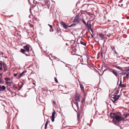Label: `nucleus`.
Segmentation results:
<instances>
[{"mask_svg":"<svg viewBox=\"0 0 129 129\" xmlns=\"http://www.w3.org/2000/svg\"><path fill=\"white\" fill-rule=\"evenodd\" d=\"M106 69H105V70L103 71V73L106 70Z\"/></svg>","mask_w":129,"mask_h":129,"instance_id":"64","label":"nucleus"},{"mask_svg":"<svg viewBox=\"0 0 129 129\" xmlns=\"http://www.w3.org/2000/svg\"><path fill=\"white\" fill-rule=\"evenodd\" d=\"M61 25L63 26V27L65 29H67V25L62 21H61L60 22Z\"/></svg>","mask_w":129,"mask_h":129,"instance_id":"4","label":"nucleus"},{"mask_svg":"<svg viewBox=\"0 0 129 129\" xmlns=\"http://www.w3.org/2000/svg\"><path fill=\"white\" fill-rule=\"evenodd\" d=\"M120 70H121L122 72H124V70L123 69H122L121 68V69H120Z\"/></svg>","mask_w":129,"mask_h":129,"instance_id":"51","label":"nucleus"},{"mask_svg":"<svg viewBox=\"0 0 129 129\" xmlns=\"http://www.w3.org/2000/svg\"><path fill=\"white\" fill-rule=\"evenodd\" d=\"M91 37H93V35L92 34H91Z\"/></svg>","mask_w":129,"mask_h":129,"instance_id":"63","label":"nucleus"},{"mask_svg":"<svg viewBox=\"0 0 129 129\" xmlns=\"http://www.w3.org/2000/svg\"><path fill=\"white\" fill-rule=\"evenodd\" d=\"M1 62L2 63V65H3V67L4 68H7V66L6 63H4L2 62V61H1Z\"/></svg>","mask_w":129,"mask_h":129,"instance_id":"15","label":"nucleus"},{"mask_svg":"<svg viewBox=\"0 0 129 129\" xmlns=\"http://www.w3.org/2000/svg\"><path fill=\"white\" fill-rule=\"evenodd\" d=\"M4 83L2 79L1 80H0V83Z\"/></svg>","mask_w":129,"mask_h":129,"instance_id":"44","label":"nucleus"},{"mask_svg":"<svg viewBox=\"0 0 129 129\" xmlns=\"http://www.w3.org/2000/svg\"><path fill=\"white\" fill-rule=\"evenodd\" d=\"M126 77L128 78L129 77V72H128L127 74H126Z\"/></svg>","mask_w":129,"mask_h":129,"instance_id":"31","label":"nucleus"},{"mask_svg":"<svg viewBox=\"0 0 129 129\" xmlns=\"http://www.w3.org/2000/svg\"><path fill=\"white\" fill-rule=\"evenodd\" d=\"M85 101V98H84L83 99L82 101H81V103L82 104H83Z\"/></svg>","mask_w":129,"mask_h":129,"instance_id":"38","label":"nucleus"},{"mask_svg":"<svg viewBox=\"0 0 129 129\" xmlns=\"http://www.w3.org/2000/svg\"><path fill=\"white\" fill-rule=\"evenodd\" d=\"M6 83L7 85L10 86L11 85V84L12 83V82H9L7 81L6 82Z\"/></svg>","mask_w":129,"mask_h":129,"instance_id":"18","label":"nucleus"},{"mask_svg":"<svg viewBox=\"0 0 129 129\" xmlns=\"http://www.w3.org/2000/svg\"><path fill=\"white\" fill-rule=\"evenodd\" d=\"M55 111L52 113L51 116V120L52 122H53L54 120L55 115Z\"/></svg>","mask_w":129,"mask_h":129,"instance_id":"9","label":"nucleus"},{"mask_svg":"<svg viewBox=\"0 0 129 129\" xmlns=\"http://www.w3.org/2000/svg\"><path fill=\"white\" fill-rule=\"evenodd\" d=\"M80 43L82 45H84V46H86V43L85 42H84L82 41H81L80 42Z\"/></svg>","mask_w":129,"mask_h":129,"instance_id":"19","label":"nucleus"},{"mask_svg":"<svg viewBox=\"0 0 129 129\" xmlns=\"http://www.w3.org/2000/svg\"><path fill=\"white\" fill-rule=\"evenodd\" d=\"M80 115L79 114H78L77 115V119L79 120L80 118Z\"/></svg>","mask_w":129,"mask_h":129,"instance_id":"34","label":"nucleus"},{"mask_svg":"<svg viewBox=\"0 0 129 129\" xmlns=\"http://www.w3.org/2000/svg\"><path fill=\"white\" fill-rule=\"evenodd\" d=\"M126 74V73L124 72H122L121 73L120 75H124Z\"/></svg>","mask_w":129,"mask_h":129,"instance_id":"24","label":"nucleus"},{"mask_svg":"<svg viewBox=\"0 0 129 129\" xmlns=\"http://www.w3.org/2000/svg\"><path fill=\"white\" fill-rule=\"evenodd\" d=\"M122 84L121 76L120 77V84L119 85V86H121V85Z\"/></svg>","mask_w":129,"mask_h":129,"instance_id":"23","label":"nucleus"},{"mask_svg":"<svg viewBox=\"0 0 129 129\" xmlns=\"http://www.w3.org/2000/svg\"><path fill=\"white\" fill-rule=\"evenodd\" d=\"M51 56V57H52V55L51 54H50V55H49V57L50 59L51 60H52V59L50 57V56Z\"/></svg>","mask_w":129,"mask_h":129,"instance_id":"40","label":"nucleus"},{"mask_svg":"<svg viewBox=\"0 0 129 129\" xmlns=\"http://www.w3.org/2000/svg\"><path fill=\"white\" fill-rule=\"evenodd\" d=\"M86 57L87 58V63H88V58L89 57L88 56H86Z\"/></svg>","mask_w":129,"mask_h":129,"instance_id":"53","label":"nucleus"},{"mask_svg":"<svg viewBox=\"0 0 129 129\" xmlns=\"http://www.w3.org/2000/svg\"><path fill=\"white\" fill-rule=\"evenodd\" d=\"M20 83L21 84V85L20 86V88H21L23 86L24 84L23 83H22L21 82Z\"/></svg>","mask_w":129,"mask_h":129,"instance_id":"37","label":"nucleus"},{"mask_svg":"<svg viewBox=\"0 0 129 129\" xmlns=\"http://www.w3.org/2000/svg\"><path fill=\"white\" fill-rule=\"evenodd\" d=\"M80 88L81 89V90L82 91H84V88L83 85L82 84L80 83Z\"/></svg>","mask_w":129,"mask_h":129,"instance_id":"13","label":"nucleus"},{"mask_svg":"<svg viewBox=\"0 0 129 129\" xmlns=\"http://www.w3.org/2000/svg\"><path fill=\"white\" fill-rule=\"evenodd\" d=\"M99 35L101 38V40H102L104 39V35L102 34H99Z\"/></svg>","mask_w":129,"mask_h":129,"instance_id":"11","label":"nucleus"},{"mask_svg":"<svg viewBox=\"0 0 129 129\" xmlns=\"http://www.w3.org/2000/svg\"><path fill=\"white\" fill-rule=\"evenodd\" d=\"M48 121H47L46 122V124H47L48 125Z\"/></svg>","mask_w":129,"mask_h":129,"instance_id":"58","label":"nucleus"},{"mask_svg":"<svg viewBox=\"0 0 129 129\" xmlns=\"http://www.w3.org/2000/svg\"><path fill=\"white\" fill-rule=\"evenodd\" d=\"M75 99L76 101L77 102H80V98L79 94H76L75 95Z\"/></svg>","mask_w":129,"mask_h":129,"instance_id":"3","label":"nucleus"},{"mask_svg":"<svg viewBox=\"0 0 129 129\" xmlns=\"http://www.w3.org/2000/svg\"><path fill=\"white\" fill-rule=\"evenodd\" d=\"M39 100H38L37 99V103L38 104H40V97L39 96Z\"/></svg>","mask_w":129,"mask_h":129,"instance_id":"21","label":"nucleus"},{"mask_svg":"<svg viewBox=\"0 0 129 129\" xmlns=\"http://www.w3.org/2000/svg\"><path fill=\"white\" fill-rule=\"evenodd\" d=\"M85 25H86V26L87 27H88L89 26V25L88 23V22H87V23H86V24H85Z\"/></svg>","mask_w":129,"mask_h":129,"instance_id":"36","label":"nucleus"},{"mask_svg":"<svg viewBox=\"0 0 129 129\" xmlns=\"http://www.w3.org/2000/svg\"><path fill=\"white\" fill-rule=\"evenodd\" d=\"M56 31H56V32H59V31L58 30V28H57V29L56 30Z\"/></svg>","mask_w":129,"mask_h":129,"instance_id":"57","label":"nucleus"},{"mask_svg":"<svg viewBox=\"0 0 129 129\" xmlns=\"http://www.w3.org/2000/svg\"><path fill=\"white\" fill-rule=\"evenodd\" d=\"M113 114H115V113H113L112 112H111L110 113V115L111 116L113 117Z\"/></svg>","mask_w":129,"mask_h":129,"instance_id":"42","label":"nucleus"},{"mask_svg":"<svg viewBox=\"0 0 129 129\" xmlns=\"http://www.w3.org/2000/svg\"><path fill=\"white\" fill-rule=\"evenodd\" d=\"M117 95H112L111 96V98H112L114 100V101L113 100L112 101L114 103H115V101L117 100Z\"/></svg>","mask_w":129,"mask_h":129,"instance_id":"5","label":"nucleus"},{"mask_svg":"<svg viewBox=\"0 0 129 129\" xmlns=\"http://www.w3.org/2000/svg\"><path fill=\"white\" fill-rule=\"evenodd\" d=\"M119 90H117L116 92H115L114 93V95H117V94L119 93Z\"/></svg>","mask_w":129,"mask_h":129,"instance_id":"32","label":"nucleus"},{"mask_svg":"<svg viewBox=\"0 0 129 129\" xmlns=\"http://www.w3.org/2000/svg\"><path fill=\"white\" fill-rule=\"evenodd\" d=\"M90 30L91 31V32L93 34V29H92L91 28V29H90Z\"/></svg>","mask_w":129,"mask_h":129,"instance_id":"48","label":"nucleus"},{"mask_svg":"<svg viewBox=\"0 0 129 129\" xmlns=\"http://www.w3.org/2000/svg\"><path fill=\"white\" fill-rule=\"evenodd\" d=\"M71 52L72 53V54L73 55H77V54H76V52L72 51Z\"/></svg>","mask_w":129,"mask_h":129,"instance_id":"35","label":"nucleus"},{"mask_svg":"<svg viewBox=\"0 0 129 129\" xmlns=\"http://www.w3.org/2000/svg\"><path fill=\"white\" fill-rule=\"evenodd\" d=\"M113 119L115 120V122L119 123L120 121L123 120L124 119L120 115H118L116 114H113Z\"/></svg>","mask_w":129,"mask_h":129,"instance_id":"1","label":"nucleus"},{"mask_svg":"<svg viewBox=\"0 0 129 129\" xmlns=\"http://www.w3.org/2000/svg\"><path fill=\"white\" fill-rule=\"evenodd\" d=\"M79 21L78 15H77L74 18L73 20L74 22H78Z\"/></svg>","mask_w":129,"mask_h":129,"instance_id":"8","label":"nucleus"},{"mask_svg":"<svg viewBox=\"0 0 129 129\" xmlns=\"http://www.w3.org/2000/svg\"><path fill=\"white\" fill-rule=\"evenodd\" d=\"M6 89V87L4 86H1L0 85V91H3Z\"/></svg>","mask_w":129,"mask_h":129,"instance_id":"12","label":"nucleus"},{"mask_svg":"<svg viewBox=\"0 0 129 129\" xmlns=\"http://www.w3.org/2000/svg\"><path fill=\"white\" fill-rule=\"evenodd\" d=\"M53 102V103H54V104H56V102H55V101H54Z\"/></svg>","mask_w":129,"mask_h":129,"instance_id":"62","label":"nucleus"},{"mask_svg":"<svg viewBox=\"0 0 129 129\" xmlns=\"http://www.w3.org/2000/svg\"><path fill=\"white\" fill-rule=\"evenodd\" d=\"M47 124H46L45 123V129H46V128L47 127Z\"/></svg>","mask_w":129,"mask_h":129,"instance_id":"49","label":"nucleus"},{"mask_svg":"<svg viewBox=\"0 0 129 129\" xmlns=\"http://www.w3.org/2000/svg\"><path fill=\"white\" fill-rule=\"evenodd\" d=\"M7 70V68H4V72L6 71Z\"/></svg>","mask_w":129,"mask_h":129,"instance_id":"46","label":"nucleus"},{"mask_svg":"<svg viewBox=\"0 0 129 129\" xmlns=\"http://www.w3.org/2000/svg\"><path fill=\"white\" fill-rule=\"evenodd\" d=\"M120 87H125L126 86L125 84H122Z\"/></svg>","mask_w":129,"mask_h":129,"instance_id":"29","label":"nucleus"},{"mask_svg":"<svg viewBox=\"0 0 129 129\" xmlns=\"http://www.w3.org/2000/svg\"><path fill=\"white\" fill-rule=\"evenodd\" d=\"M5 80L7 81H8L9 80H11V79L10 78H7L5 79Z\"/></svg>","mask_w":129,"mask_h":129,"instance_id":"20","label":"nucleus"},{"mask_svg":"<svg viewBox=\"0 0 129 129\" xmlns=\"http://www.w3.org/2000/svg\"><path fill=\"white\" fill-rule=\"evenodd\" d=\"M26 73V71H23L18 76L17 79H19L20 77L23 76L24 75V74Z\"/></svg>","mask_w":129,"mask_h":129,"instance_id":"10","label":"nucleus"},{"mask_svg":"<svg viewBox=\"0 0 129 129\" xmlns=\"http://www.w3.org/2000/svg\"><path fill=\"white\" fill-rule=\"evenodd\" d=\"M28 2L29 4H30V2L29 0H28Z\"/></svg>","mask_w":129,"mask_h":129,"instance_id":"60","label":"nucleus"},{"mask_svg":"<svg viewBox=\"0 0 129 129\" xmlns=\"http://www.w3.org/2000/svg\"><path fill=\"white\" fill-rule=\"evenodd\" d=\"M91 24H89V26L88 27H87L88 30L89 31H90V29H91Z\"/></svg>","mask_w":129,"mask_h":129,"instance_id":"27","label":"nucleus"},{"mask_svg":"<svg viewBox=\"0 0 129 129\" xmlns=\"http://www.w3.org/2000/svg\"><path fill=\"white\" fill-rule=\"evenodd\" d=\"M111 49H112V50H113L115 49V47L114 46H111Z\"/></svg>","mask_w":129,"mask_h":129,"instance_id":"43","label":"nucleus"},{"mask_svg":"<svg viewBox=\"0 0 129 129\" xmlns=\"http://www.w3.org/2000/svg\"><path fill=\"white\" fill-rule=\"evenodd\" d=\"M125 71L126 72L127 71H129V68L127 69H125Z\"/></svg>","mask_w":129,"mask_h":129,"instance_id":"45","label":"nucleus"},{"mask_svg":"<svg viewBox=\"0 0 129 129\" xmlns=\"http://www.w3.org/2000/svg\"><path fill=\"white\" fill-rule=\"evenodd\" d=\"M74 104H75L77 107L78 109L79 108L78 103L77 102H74Z\"/></svg>","mask_w":129,"mask_h":129,"instance_id":"16","label":"nucleus"},{"mask_svg":"<svg viewBox=\"0 0 129 129\" xmlns=\"http://www.w3.org/2000/svg\"><path fill=\"white\" fill-rule=\"evenodd\" d=\"M72 49L73 50V51H74V52H76L77 50H76V49L75 47H73L72 48Z\"/></svg>","mask_w":129,"mask_h":129,"instance_id":"22","label":"nucleus"},{"mask_svg":"<svg viewBox=\"0 0 129 129\" xmlns=\"http://www.w3.org/2000/svg\"><path fill=\"white\" fill-rule=\"evenodd\" d=\"M101 55L102 57L103 56V52H102L101 53Z\"/></svg>","mask_w":129,"mask_h":129,"instance_id":"55","label":"nucleus"},{"mask_svg":"<svg viewBox=\"0 0 129 129\" xmlns=\"http://www.w3.org/2000/svg\"><path fill=\"white\" fill-rule=\"evenodd\" d=\"M29 46H30L29 45H26L23 47L26 50V52L28 53H29Z\"/></svg>","mask_w":129,"mask_h":129,"instance_id":"6","label":"nucleus"},{"mask_svg":"<svg viewBox=\"0 0 129 129\" xmlns=\"http://www.w3.org/2000/svg\"><path fill=\"white\" fill-rule=\"evenodd\" d=\"M76 25V24L74 23L71 24L70 26H68V27H73Z\"/></svg>","mask_w":129,"mask_h":129,"instance_id":"28","label":"nucleus"},{"mask_svg":"<svg viewBox=\"0 0 129 129\" xmlns=\"http://www.w3.org/2000/svg\"><path fill=\"white\" fill-rule=\"evenodd\" d=\"M55 81L56 83H58V81L57 80L55 77H54Z\"/></svg>","mask_w":129,"mask_h":129,"instance_id":"39","label":"nucleus"},{"mask_svg":"<svg viewBox=\"0 0 129 129\" xmlns=\"http://www.w3.org/2000/svg\"><path fill=\"white\" fill-rule=\"evenodd\" d=\"M31 8L30 7V9H29V11H30V13H31Z\"/></svg>","mask_w":129,"mask_h":129,"instance_id":"54","label":"nucleus"},{"mask_svg":"<svg viewBox=\"0 0 129 129\" xmlns=\"http://www.w3.org/2000/svg\"><path fill=\"white\" fill-rule=\"evenodd\" d=\"M18 74V73H16V74H14V76H15V77H16L17 75Z\"/></svg>","mask_w":129,"mask_h":129,"instance_id":"50","label":"nucleus"},{"mask_svg":"<svg viewBox=\"0 0 129 129\" xmlns=\"http://www.w3.org/2000/svg\"><path fill=\"white\" fill-rule=\"evenodd\" d=\"M115 67L116 68L120 70V69H121V67L117 66H116Z\"/></svg>","mask_w":129,"mask_h":129,"instance_id":"26","label":"nucleus"},{"mask_svg":"<svg viewBox=\"0 0 129 129\" xmlns=\"http://www.w3.org/2000/svg\"><path fill=\"white\" fill-rule=\"evenodd\" d=\"M112 72V73H113V74L115 76H116L117 77H118L117 74V73L116 72H115L113 71Z\"/></svg>","mask_w":129,"mask_h":129,"instance_id":"17","label":"nucleus"},{"mask_svg":"<svg viewBox=\"0 0 129 129\" xmlns=\"http://www.w3.org/2000/svg\"><path fill=\"white\" fill-rule=\"evenodd\" d=\"M48 25L50 26V28H51V29H50V31H53V29L52 28L53 26L52 25L49 24H48Z\"/></svg>","mask_w":129,"mask_h":129,"instance_id":"14","label":"nucleus"},{"mask_svg":"<svg viewBox=\"0 0 129 129\" xmlns=\"http://www.w3.org/2000/svg\"><path fill=\"white\" fill-rule=\"evenodd\" d=\"M29 26L30 27V28H34V26L33 25V24H29Z\"/></svg>","mask_w":129,"mask_h":129,"instance_id":"30","label":"nucleus"},{"mask_svg":"<svg viewBox=\"0 0 129 129\" xmlns=\"http://www.w3.org/2000/svg\"><path fill=\"white\" fill-rule=\"evenodd\" d=\"M42 1L43 2V3H41V4H42V6L44 8H47V7L48 9H49L50 4V2L46 1L44 0H42Z\"/></svg>","mask_w":129,"mask_h":129,"instance_id":"2","label":"nucleus"},{"mask_svg":"<svg viewBox=\"0 0 129 129\" xmlns=\"http://www.w3.org/2000/svg\"><path fill=\"white\" fill-rule=\"evenodd\" d=\"M115 67L116 68L120 70V69H121V67L117 66H116Z\"/></svg>","mask_w":129,"mask_h":129,"instance_id":"25","label":"nucleus"},{"mask_svg":"<svg viewBox=\"0 0 129 129\" xmlns=\"http://www.w3.org/2000/svg\"><path fill=\"white\" fill-rule=\"evenodd\" d=\"M3 73H2L1 74H0V76H2V74H3Z\"/></svg>","mask_w":129,"mask_h":129,"instance_id":"59","label":"nucleus"},{"mask_svg":"<svg viewBox=\"0 0 129 129\" xmlns=\"http://www.w3.org/2000/svg\"><path fill=\"white\" fill-rule=\"evenodd\" d=\"M123 5L122 4H121V6H120L121 7H122L123 6Z\"/></svg>","mask_w":129,"mask_h":129,"instance_id":"61","label":"nucleus"},{"mask_svg":"<svg viewBox=\"0 0 129 129\" xmlns=\"http://www.w3.org/2000/svg\"><path fill=\"white\" fill-rule=\"evenodd\" d=\"M20 51L22 53L24 54H25V55L26 56H30V55L29 54H27L26 53V51H25V50L24 49H21V50H20Z\"/></svg>","mask_w":129,"mask_h":129,"instance_id":"7","label":"nucleus"},{"mask_svg":"<svg viewBox=\"0 0 129 129\" xmlns=\"http://www.w3.org/2000/svg\"><path fill=\"white\" fill-rule=\"evenodd\" d=\"M120 95H118L117 96V100H118V98L120 97Z\"/></svg>","mask_w":129,"mask_h":129,"instance_id":"47","label":"nucleus"},{"mask_svg":"<svg viewBox=\"0 0 129 129\" xmlns=\"http://www.w3.org/2000/svg\"><path fill=\"white\" fill-rule=\"evenodd\" d=\"M111 34H109L108 35H107V36L108 37H110L111 36Z\"/></svg>","mask_w":129,"mask_h":129,"instance_id":"56","label":"nucleus"},{"mask_svg":"<svg viewBox=\"0 0 129 129\" xmlns=\"http://www.w3.org/2000/svg\"><path fill=\"white\" fill-rule=\"evenodd\" d=\"M2 63H0V70H2Z\"/></svg>","mask_w":129,"mask_h":129,"instance_id":"33","label":"nucleus"},{"mask_svg":"<svg viewBox=\"0 0 129 129\" xmlns=\"http://www.w3.org/2000/svg\"><path fill=\"white\" fill-rule=\"evenodd\" d=\"M82 21L83 22V23L84 24H86V22L85 21V20H84V19H83L82 20Z\"/></svg>","mask_w":129,"mask_h":129,"instance_id":"41","label":"nucleus"},{"mask_svg":"<svg viewBox=\"0 0 129 129\" xmlns=\"http://www.w3.org/2000/svg\"><path fill=\"white\" fill-rule=\"evenodd\" d=\"M114 52L117 55L118 54V53H117L116 51V50H114Z\"/></svg>","mask_w":129,"mask_h":129,"instance_id":"52","label":"nucleus"}]
</instances>
